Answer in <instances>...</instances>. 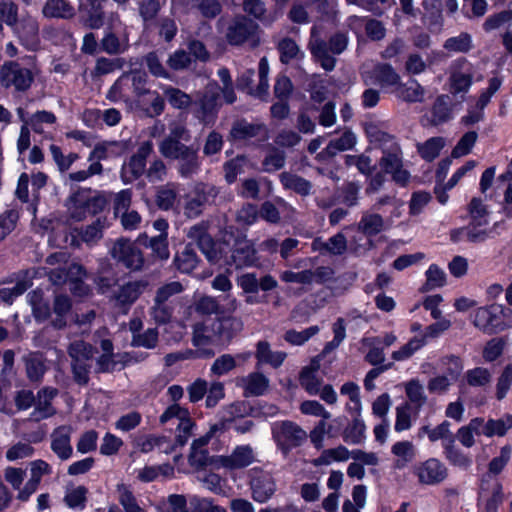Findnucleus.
<instances>
[{
  "instance_id": "60",
  "label": "nucleus",
  "mask_w": 512,
  "mask_h": 512,
  "mask_svg": "<svg viewBox=\"0 0 512 512\" xmlns=\"http://www.w3.org/2000/svg\"><path fill=\"white\" fill-rule=\"evenodd\" d=\"M172 314L173 307L169 303L158 302L154 299V304L150 308V315L157 324H167L170 322Z\"/></svg>"
},
{
  "instance_id": "27",
  "label": "nucleus",
  "mask_w": 512,
  "mask_h": 512,
  "mask_svg": "<svg viewBox=\"0 0 512 512\" xmlns=\"http://www.w3.org/2000/svg\"><path fill=\"white\" fill-rule=\"evenodd\" d=\"M72 309L71 298L63 293L56 294L53 301V312L55 318L51 321L53 328L61 330L67 326L66 316Z\"/></svg>"
},
{
  "instance_id": "18",
  "label": "nucleus",
  "mask_w": 512,
  "mask_h": 512,
  "mask_svg": "<svg viewBox=\"0 0 512 512\" xmlns=\"http://www.w3.org/2000/svg\"><path fill=\"white\" fill-rule=\"evenodd\" d=\"M254 460L255 456L252 447L249 445H240L233 450L231 455L218 456L214 461L221 465V468L239 470L248 467Z\"/></svg>"
},
{
  "instance_id": "9",
  "label": "nucleus",
  "mask_w": 512,
  "mask_h": 512,
  "mask_svg": "<svg viewBox=\"0 0 512 512\" xmlns=\"http://www.w3.org/2000/svg\"><path fill=\"white\" fill-rule=\"evenodd\" d=\"M199 147L192 145H182L175 148L159 151L160 154L171 160L178 161V172L184 178H189L197 173L200 167Z\"/></svg>"
},
{
  "instance_id": "51",
  "label": "nucleus",
  "mask_w": 512,
  "mask_h": 512,
  "mask_svg": "<svg viewBox=\"0 0 512 512\" xmlns=\"http://www.w3.org/2000/svg\"><path fill=\"white\" fill-rule=\"evenodd\" d=\"M67 353L71 359H93L97 348L83 340H75L69 344Z\"/></svg>"
},
{
  "instance_id": "62",
  "label": "nucleus",
  "mask_w": 512,
  "mask_h": 512,
  "mask_svg": "<svg viewBox=\"0 0 512 512\" xmlns=\"http://www.w3.org/2000/svg\"><path fill=\"white\" fill-rule=\"evenodd\" d=\"M365 424L362 420L355 418L351 425L345 428L343 438L346 442L359 444L364 439Z\"/></svg>"
},
{
  "instance_id": "48",
  "label": "nucleus",
  "mask_w": 512,
  "mask_h": 512,
  "mask_svg": "<svg viewBox=\"0 0 512 512\" xmlns=\"http://www.w3.org/2000/svg\"><path fill=\"white\" fill-rule=\"evenodd\" d=\"M269 386V379L259 372L248 375L245 386V394L252 396H261L265 393Z\"/></svg>"
},
{
  "instance_id": "57",
  "label": "nucleus",
  "mask_w": 512,
  "mask_h": 512,
  "mask_svg": "<svg viewBox=\"0 0 512 512\" xmlns=\"http://www.w3.org/2000/svg\"><path fill=\"white\" fill-rule=\"evenodd\" d=\"M277 49L280 53V61L283 64H288L291 60L296 59L300 53L299 46L290 37L280 40Z\"/></svg>"
},
{
  "instance_id": "16",
  "label": "nucleus",
  "mask_w": 512,
  "mask_h": 512,
  "mask_svg": "<svg viewBox=\"0 0 512 512\" xmlns=\"http://www.w3.org/2000/svg\"><path fill=\"white\" fill-rule=\"evenodd\" d=\"M122 24H112L104 27L103 35L100 39L101 53L110 56L124 54L130 47L129 38L126 33H118L116 29Z\"/></svg>"
},
{
  "instance_id": "63",
  "label": "nucleus",
  "mask_w": 512,
  "mask_h": 512,
  "mask_svg": "<svg viewBox=\"0 0 512 512\" xmlns=\"http://www.w3.org/2000/svg\"><path fill=\"white\" fill-rule=\"evenodd\" d=\"M138 7L144 24L154 20L161 9L159 0H141L138 2Z\"/></svg>"
},
{
  "instance_id": "32",
  "label": "nucleus",
  "mask_w": 512,
  "mask_h": 512,
  "mask_svg": "<svg viewBox=\"0 0 512 512\" xmlns=\"http://www.w3.org/2000/svg\"><path fill=\"white\" fill-rule=\"evenodd\" d=\"M279 178L285 189L292 190L301 196H308L311 192L312 183L297 174L282 172Z\"/></svg>"
},
{
  "instance_id": "40",
  "label": "nucleus",
  "mask_w": 512,
  "mask_h": 512,
  "mask_svg": "<svg viewBox=\"0 0 512 512\" xmlns=\"http://www.w3.org/2000/svg\"><path fill=\"white\" fill-rule=\"evenodd\" d=\"M374 77L382 87L398 86L400 75L387 63H381L374 68Z\"/></svg>"
},
{
  "instance_id": "44",
  "label": "nucleus",
  "mask_w": 512,
  "mask_h": 512,
  "mask_svg": "<svg viewBox=\"0 0 512 512\" xmlns=\"http://www.w3.org/2000/svg\"><path fill=\"white\" fill-rule=\"evenodd\" d=\"M443 449L446 459L454 466L467 468L471 464V459L455 446V437H450L443 442Z\"/></svg>"
},
{
  "instance_id": "30",
  "label": "nucleus",
  "mask_w": 512,
  "mask_h": 512,
  "mask_svg": "<svg viewBox=\"0 0 512 512\" xmlns=\"http://www.w3.org/2000/svg\"><path fill=\"white\" fill-rule=\"evenodd\" d=\"M287 354L282 351H272L267 341H259L256 344L255 357L259 363L269 364L274 368L282 365Z\"/></svg>"
},
{
  "instance_id": "45",
  "label": "nucleus",
  "mask_w": 512,
  "mask_h": 512,
  "mask_svg": "<svg viewBox=\"0 0 512 512\" xmlns=\"http://www.w3.org/2000/svg\"><path fill=\"white\" fill-rule=\"evenodd\" d=\"M249 163L245 155H237L233 159L227 161L223 165L224 178L228 184H233L237 180V176L245 172V167Z\"/></svg>"
},
{
  "instance_id": "15",
  "label": "nucleus",
  "mask_w": 512,
  "mask_h": 512,
  "mask_svg": "<svg viewBox=\"0 0 512 512\" xmlns=\"http://www.w3.org/2000/svg\"><path fill=\"white\" fill-rule=\"evenodd\" d=\"M238 285L241 287L244 293L250 294L246 297V303L254 304L258 303L259 300L255 294L259 290L270 291L277 287L278 283L271 275L267 274L258 279L255 273H245L238 277Z\"/></svg>"
},
{
  "instance_id": "37",
  "label": "nucleus",
  "mask_w": 512,
  "mask_h": 512,
  "mask_svg": "<svg viewBox=\"0 0 512 512\" xmlns=\"http://www.w3.org/2000/svg\"><path fill=\"white\" fill-rule=\"evenodd\" d=\"M167 512H198L201 508L200 497L190 498L189 503L184 495L172 494L168 496Z\"/></svg>"
},
{
  "instance_id": "22",
  "label": "nucleus",
  "mask_w": 512,
  "mask_h": 512,
  "mask_svg": "<svg viewBox=\"0 0 512 512\" xmlns=\"http://www.w3.org/2000/svg\"><path fill=\"white\" fill-rule=\"evenodd\" d=\"M70 434V426H60L51 434V449L61 460H67L72 456L73 449L70 444Z\"/></svg>"
},
{
  "instance_id": "7",
  "label": "nucleus",
  "mask_w": 512,
  "mask_h": 512,
  "mask_svg": "<svg viewBox=\"0 0 512 512\" xmlns=\"http://www.w3.org/2000/svg\"><path fill=\"white\" fill-rule=\"evenodd\" d=\"M138 238L132 241L128 238H118L112 243L109 255L117 266L123 267L131 272H140L144 269L145 258L140 249Z\"/></svg>"
},
{
  "instance_id": "64",
  "label": "nucleus",
  "mask_w": 512,
  "mask_h": 512,
  "mask_svg": "<svg viewBox=\"0 0 512 512\" xmlns=\"http://www.w3.org/2000/svg\"><path fill=\"white\" fill-rule=\"evenodd\" d=\"M450 81L451 93L456 96L459 93H466L469 90L472 84V76L462 72H454L450 76Z\"/></svg>"
},
{
  "instance_id": "14",
  "label": "nucleus",
  "mask_w": 512,
  "mask_h": 512,
  "mask_svg": "<svg viewBox=\"0 0 512 512\" xmlns=\"http://www.w3.org/2000/svg\"><path fill=\"white\" fill-rule=\"evenodd\" d=\"M257 137H260V140H264L267 137L266 125L248 122L246 119L241 118L232 122L227 140L233 144H238Z\"/></svg>"
},
{
  "instance_id": "41",
  "label": "nucleus",
  "mask_w": 512,
  "mask_h": 512,
  "mask_svg": "<svg viewBox=\"0 0 512 512\" xmlns=\"http://www.w3.org/2000/svg\"><path fill=\"white\" fill-rule=\"evenodd\" d=\"M468 212L471 218L470 226L481 227L488 224L489 211L482 199L472 198L468 204Z\"/></svg>"
},
{
  "instance_id": "20",
  "label": "nucleus",
  "mask_w": 512,
  "mask_h": 512,
  "mask_svg": "<svg viewBox=\"0 0 512 512\" xmlns=\"http://www.w3.org/2000/svg\"><path fill=\"white\" fill-rule=\"evenodd\" d=\"M456 104L450 95H439L431 108V117H423L431 126H439L449 122L453 118V108Z\"/></svg>"
},
{
  "instance_id": "42",
  "label": "nucleus",
  "mask_w": 512,
  "mask_h": 512,
  "mask_svg": "<svg viewBox=\"0 0 512 512\" xmlns=\"http://www.w3.org/2000/svg\"><path fill=\"white\" fill-rule=\"evenodd\" d=\"M490 490L491 496L487 499L485 510L486 512H496L497 507L503 502L502 486L494 481L493 483L482 482L479 496L485 497V492Z\"/></svg>"
},
{
  "instance_id": "36",
  "label": "nucleus",
  "mask_w": 512,
  "mask_h": 512,
  "mask_svg": "<svg viewBox=\"0 0 512 512\" xmlns=\"http://www.w3.org/2000/svg\"><path fill=\"white\" fill-rule=\"evenodd\" d=\"M383 174H393L398 168L403 166L402 152L397 144H394L391 149L383 150V156L379 160Z\"/></svg>"
},
{
  "instance_id": "61",
  "label": "nucleus",
  "mask_w": 512,
  "mask_h": 512,
  "mask_svg": "<svg viewBox=\"0 0 512 512\" xmlns=\"http://www.w3.org/2000/svg\"><path fill=\"white\" fill-rule=\"evenodd\" d=\"M106 225V217H98L91 224L88 225L81 233L82 240L86 243L96 242L102 238L103 229Z\"/></svg>"
},
{
  "instance_id": "39",
  "label": "nucleus",
  "mask_w": 512,
  "mask_h": 512,
  "mask_svg": "<svg viewBox=\"0 0 512 512\" xmlns=\"http://www.w3.org/2000/svg\"><path fill=\"white\" fill-rule=\"evenodd\" d=\"M87 494L88 489L83 485H79L77 487L67 486L63 501L66 504V506L71 509L82 510L86 507V503L88 500Z\"/></svg>"
},
{
  "instance_id": "8",
  "label": "nucleus",
  "mask_w": 512,
  "mask_h": 512,
  "mask_svg": "<svg viewBox=\"0 0 512 512\" xmlns=\"http://www.w3.org/2000/svg\"><path fill=\"white\" fill-rule=\"evenodd\" d=\"M271 432L273 440L284 456L307 440L306 431L289 420L274 423Z\"/></svg>"
},
{
  "instance_id": "11",
  "label": "nucleus",
  "mask_w": 512,
  "mask_h": 512,
  "mask_svg": "<svg viewBox=\"0 0 512 512\" xmlns=\"http://www.w3.org/2000/svg\"><path fill=\"white\" fill-rule=\"evenodd\" d=\"M33 80L31 70L16 61L5 62L0 69V82L5 88L13 86L16 91L24 92L31 87Z\"/></svg>"
},
{
  "instance_id": "29",
  "label": "nucleus",
  "mask_w": 512,
  "mask_h": 512,
  "mask_svg": "<svg viewBox=\"0 0 512 512\" xmlns=\"http://www.w3.org/2000/svg\"><path fill=\"white\" fill-rule=\"evenodd\" d=\"M138 243L150 248L153 256L160 260H167L169 258L167 233H160L153 237H148L146 234L140 235Z\"/></svg>"
},
{
  "instance_id": "25",
  "label": "nucleus",
  "mask_w": 512,
  "mask_h": 512,
  "mask_svg": "<svg viewBox=\"0 0 512 512\" xmlns=\"http://www.w3.org/2000/svg\"><path fill=\"white\" fill-rule=\"evenodd\" d=\"M42 14L46 18L70 20L75 17L76 9L67 0H46Z\"/></svg>"
},
{
  "instance_id": "56",
  "label": "nucleus",
  "mask_w": 512,
  "mask_h": 512,
  "mask_svg": "<svg viewBox=\"0 0 512 512\" xmlns=\"http://www.w3.org/2000/svg\"><path fill=\"white\" fill-rule=\"evenodd\" d=\"M478 138V134L475 131L466 132L457 142L456 146L451 152V157L460 158L468 155L474 147Z\"/></svg>"
},
{
  "instance_id": "31",
  "label": "nucleus",
  "mask_w": 512,
  "mask_h": 512,
  "mask_svg": "<svg viewBox=\"0 0 512 512\" xmlns=\"http://www.w3.org/2000/svg\"><path fill=\"white\" fill-rule=\"evenodd\" d=\"M22 360L25 363L28 379L32 382L40 381L47 369L43 355L39 352L29 353Z\"/></svg>"
},
{
  "instance_id": "3",
  "label": "nucleus",
  "mask_w": 512,
  "mask_h": 512,
  "mask_svg": "<svg viewBox=\"0 0 512 512\" xmlns=\"http://www.w3.org/2000/svg\"><path fill=\"white\" fill-rule=\"evenodd\" d=\"M222 243L225 244L226 251L231 252L229 258L225 257L226 264L240 269L256 263V249L253 243L237 228L227 226L222 232Z\"/></svg>"
},
{
  "instance_id": "49",
  "label": "nucleus",
  "mask_w": 512,
  "mask_h": 512,
  "mask_svg": "<svg viewBox=\"0 0 512 512\" xmlns=\"http://www.w3.org/2000/svg\"><path fill=\"white\" fill-rule=\"evenodd\" d=\"M444 145V138L432 137L428 139L425 143L419 144L417 146L418 153L424 160L433 161L436 157L439 156L440 151L442 150Z\"/></svg>"
},
{
  "instance_id": "24",
  "label": "nucleus",
  "mask_w": 512,
  "mask_h": 512,
  "mask_svg": "<svg viewBox=\"0 0 512 512\" xmlns=\"http://www.w3.org/2000/svg\"><path fill=\"white\" fill-rule=\"evenodd\" d=\"M355 144V134L350 130H346L341 137L331 140L327 147L317 154L316 159L327 160L333 158L337 152L352 149Z\"/></svg>"
},
{
  "instance_id": "17",
  "label": "nucleus",
  "mask_w": 512,
  "mask_h": 512,
  "mask_svg": "<svg viewBox=\"0 0 512 512\" xmlns=\"http://www.w3.org/2000/svg\"><path fill=\"white\" fill-rule=\"evenodd\" d=\"M415 474L421 484L437 485L447 478L448 469L438 459L430 458L415 467Z\"/></svg>"
},
{
  "instance_id": "35",
  "label": "nucleus",
  "mask_w": 512,
  "mask_h": 512,
  "mask_svg": "<svg viewBox=\"0 0 512 512\" xmlns=\"http://www.w3.org/2000/svg\"><path fill=\"white\" fill-rule=\"evenodd\" d=\"M198 261L199 259L193 244L188 243L182 252L175 255L173 263L180 272L190 273L196 268Z\"/></svg>"
},
{
  "instance_id": "43",
  "label": "nucleus",
  "mask_w": 512,
  "mask_h": 512,
  "mask_svg": "<svg viewBox=\"0 0 512 512\" xmlns=\"http://www.w3.org/2000/svg\"><path fill=\"white\" fill-rule=\"evenodd\" d=\"M163 93L165 96L164 100L166 99L175 109L185 110L193 106L192 97L179 88L169 86L164 89Z\"/></svg>"
},
{
  "instance_id": "21",
  "label": "nucleus",
  "mask_w": 512,
  "mask_h": 512,
  "mask_svg": "<svg viewBox=\"0 0 512 512\" xmlns=\"http://www.w3.org/2000/svg\"><path fill=\"white\" fill-rule=\"evenodd\" d=\"M147 286L148 281L146 280L129 281L113 293V299L116 301L117 306L130 307L145 291Z\"/></svg>"
},
{
  "instance_id": "28",
  "label": "nucleus",
  "mask_w": 512,
  "mask_h": 512,
  "mask_svg": "<svg viewBox=\"0 0 512 512\" xmlns=\"http://www.w3.org/2000/svg\"><path fill=\"white\" fill-rule=\"evenodd\" d=\"M357 230L368 238L374 237L385 230V221L378 213L363 212L357 224Z\"/></svg>"
},
{
  "instance_id": "54",
  "label": "nucleus",
  "mask_w": 512,
  "mask_h": 512,
  "mask_svg": "<svg viewBox=\"0 0 512 512\" xmlns=\"http://www.w3.org/2000/svg\"><path fill=\"white\" fill-rule=\"evenodd\" d=\"M159 333L157 328H148L147 330L132 336L131 345L133 347H143L153 349L158 344Z\"/></svg>"
},
{
  "instance_id": "6",
  "label": "nucleus",
  "mask_w": 512,
  "mask_h": 512,
  "mask_svg": "<svg viewBox=\"0 0 512 512\" xmlns=\"http://www.w3.org/2000/svg\"><path fill=\"white\" fill-rule=\"evenodd\" d=\"M221 103V87L216 81L209 82L193 100V116L204 126L214 125Z\"/></svg>"
},
{
  "instance_id": "52",
  "label": "nucleus",
  "mask_w": 512,
  "mask_h": 512,
  "mask_svg": "<svg viewBox=\"0 0 512 512\" xmlns=\"http://www.w3.org/2000/svg\"><path fill=\"white\" fill-rule=\"evenodd\" d=\"M285 161V152L276 147H272L262 161L263 170L268 173L280 170L285 166Z\"/></svg>"
},
{
  "instance_id": "10",
  "label": "nucleus",
  "mask_w": 512,
  "mask_h": 512,
  "mask_svg": "<svg viewBox=\"0 0 512 512\" xmlns=\"http://www.w3.org/2000/svg\"><path fill=\"white\" fill-rule=\"evenodd\" d=\"M506 312H511L499 304H492L486 307H480L475 312L473 324L488 335L504 330L505 325L502 317Z\"/></svg>"
},
{
  "instance_id": "13",
  "label": "nucleus",
  "mask_w": 512,
  "mask_h": 512,
  "mask_svg": "<svg viewBox=\"0 0 512 512\" xmlns=\"http://www.w3.org/2000/svg\"><path fill=\"white\" fill-rule=\"evenodd\" d=\"M153 151L150 141L143 142L127 162L122 165L121 179L125 184H130L146 174V160Z\"/></svg>"
},
{
  "instance_id": "4",
  "label": "nucleus",
  "mask_w": 512,
  "mask_h": 512,
  "mask_svg": "<svg viewBox=\"0 0 512 512\" xmlns=\"http://www.w3.org/2000/svg\"><path fill=\"white\" fill-rule=\"evenodd\" d=\"M348 45V38L342 32L330 36L328 42L316 36V29L311 31V38L308 47L314 59L325 71H332L336 65V58L331 54L339 55L344 52Z\"/></svg>"
},
{
  "instance_id": "46",
  "label": "nucleus",
  "mask_w": 512,
  "mask_h": 512,
  "mask_svg": "<svg viewBox=\"0 0 512 512\" xmlns=\"http://www.w3.org/2000/svg\"><path fill=\"white\" fill-rule=\"evenodd\" d=\"M12 28L23 43L34 41L39 32L38 23L31 18L18 20Z\"/></svg>"
},
{
  "instance_id": "34",
  "label": "nucleus",
  "mask_w": 512,
  "mask_h": 512,
  "mask_svg": "<svg viewBox=\"0 0 512 512\" xmlns=\"http://www.w3.org/2000/svg\"><path fill=\"white\" fill-rule=\"evenodd\" d=\"M394 92L399 99L415 103L423 101L425 90L416 80H411L405 84L400 82Z\"/></svg>"
},
{
  "instance_id": "5",
  "label": "nucleus",
  "mask_w": 512,
  "mask_h": 512,
  "mask_svg": "<svg viewBox=\"0 0 512 512\" xmlns=\"http://www.w3.org/2000/svg\"><path fill=\"white\" fill-rule=\"evenodd\" d=\"M108 0H86L78 6L79 23L86 29L99 30L107 25L122 24L117 11H107Z\"/></svg>"
},
{
  "instance_id": "59",
  "label": "nucleus",
  "mask_w": 512,
  "mask_h": 512,
  "mask_svg": "<svg viewBox=\"0 0 512 512\" xmlns=\"http://www.w3.org/2000/svg\"><path fill=\"white\" fill-rule=\"evenodd\" d=\"M218 456H210L207 449H195L191 450L189 454V462L192 466L197 468H204L206 466H213L214 468H221L216 461Z\"/></svg>"
},
{
  "instance_id": "26",
  "label": "nucleus",
  "mask_w": 512,
  "mask_h": 512,
  "mask_svg": "<svg viewBox=\"0 0 512 512\" xmlns=\"http://www.w3.org/2000/svg\"><path fill=\"white\" fill-rule=\"evenodd\" d=\"M91 190H78L70 196V201L74 205H84V208L91 215H96L103 211L107 205V201L104 196L96 194L91 197H86L85 193H90Z\"/></svg>"
},
{
  "instance_id": "53",
  "label": "nucleus",
  "mask_w": 512,
  "mask_h": 512,
  "mask_svg": "<svg viewBox=\"0 0 512 512\" xmlns=\"http://www.w3.org/2000/svg\"><path fill=\"white\" fill-rule=\"evenodd\" d=\"M195 426L194 421L192 419H186L184 422H179L177 426L178 434L175 438L174 444H169L165 447L164 452L170 453L172 452L177 446L183 447L187 444V441L189 437L192 434V429Z\"/></svg>"
},
{
  "instance_id": "23",
  "label": "nucleus",
  "mask_w": 512,
  "mask_h": 512,
  "mask_svg": "<svg viewBox=\"0 0 512 512\" xmlns=\"http://www.w3.org/2000/svg\"><path fill=\"white\" fill-rule=\"evenodd\" d=\"M191 140V133L188 128L179 122L169 124V133L159 143V151L186 145Z\"/></svg>"
},
{
  "instance_id": "19",
  "label": "nucleus",
  "mask_w": 512,
  "mask_h": 512,
  "mask_svg": "<svg viewBox=\"0 0 512 512\" xmlns=\"http://www.w3.org/2000/svg\"><path fill=\"white\" fill-rule=\"evenodd\" d=\"M252 498L259 503L267 502L276 491L273 477L261 471H252L250 479Z\"/></svg>"
},
{
  "instance_id": "33",
  "label": "nucleus",
  "mask_w": 512,
  "mask_h": 512,
  "mask_svg": "<svg viewBox=\"0 0 512 512\" xmlns=\"http://www.w3.org/2000/svg\"><path fill=\"white\" fill-rule=\"evenodd\" d=\"M204 254L206 259L212 263H218L222 258L227 257L226 246L222 243V238L218 241L214 240L212 236L208 237L197 246Z\"/></svg>"
},
{
  "instance_id": "50",
  "label": "nucleus",
  "mask_w": 512,
  "mask_h": 512,
  "mask_svg": "<svg viewBox=\"0 0 512 512\" xmlns=\"http://www.w3.org/2000/svg\"><path fill=\"white\" fill-rule=\"evenodd\" d=\"M512 428V415L505 414L502 418L494 420L489 419L485 424L484 435L492 437L494 435L504 436Z\"/></svg>"
},
{
  "instance_id": "58",
  "label": "nucleus",
  "mask_w": 512,
  "mask_h": 512,
  "mask_svg": "<svg viewBox=\"0 0 512 512\" xmlns=\"http://www.w3.org/2000/svg\"><path fill=\"white\" fill-rule=\"evenodd\" d=\"M195 311L201 315H220L224 313L223 308L216 298L211 296H202L195 302Z\"/></svg>"
},
{
  "instance_id": "47",
  "label": "nucleus",
  "mask_w": 512,
  "mask_h": 512,
  "mask_svg": "<svg viewBox=\"0 0 512 512\" xmlns=\"http://www.w3.org/2000/svg\"><path fill=\"white\" fill-rule=\"evenodd\" d=\"M423 18L428 21L430 27H439L442 23V2L441 0H423Z\"/></svg>"
},
{
  "instance_id": "1",
  "label": "nucleus",
  "mask_w": 512,
  "mask_h": 512,
  "mask_svg": "<svg viewBox=\"0 0 512 512\" xmlns=\"http://www.w3.org/2000/svg\"><path fill=\"white\" fill-rule=\"evenodd\" d=\"M243 330V321L239 317L227 315L197 323L193 327L194 346L208 344L228 346Z\"/></svg>"
},
{
  "instance_id": "2",
  "label": "nucleus",
  "mask_w": 512,
  "mask_h": 512,
  "mask_svg": "<svg viewBox=\"0 0 512 512\" xmlns=\"http://www.w3.org/2000/svg\"><path fill=\"white\" fill-rule=\"evenodd\" d=\"M123 80L125 91L132 89L135 95V105L140 108L146 116L157 117L165 110V101L157 91H152L147 87L148 75L142 70H131L120 76Z\"/></svg>"
},
{
  "instance_id": "55",
  "label": "nucleus",
  "mask_w": 512,
  "mask_h": 512,
  "mask_svg": "<svg viewBox=\"0 0 512 512\" xmlns=\"http://www.w3.org/2000/svg\"><path fill=\"white\" fill-rule=\"evenodd\" d=\"M444 48L450 52L467 53L472 49L471 36L463 32L456 37L448 38L444 43Z\"/></svg>"
},
{
  "instance_id": "38",
  "label": "nucleus",
  "mask_w": 512,
  "mask_h": 512,
  "mask_svg": "<svg viewBox=\"0 0 512 512\" xmlns=\"http://www.w3.org/2000/svg\"><path fill=\"white\" fill-rule=\"evenodd\" d=\"M177 199V191L175 185L167 183L158 186L155 194V204L161 210L172 209Z\"/></svg>"
},
{
  "instance_id": "12",
  "label": "nucleus",
  "mask_w": 512,
  "mask_h": 512,
  "mask_svg": "<svg viewBox=\"0 0 512 512\" xmlns=\"http://www.w3.org/2000/svg\"><path fill=\"white\" fill-rule=\"evenodd\" d=\"M259 25L245 15H236L228 24L225 38L232 46H241L254 40Z\"/></svg>"
}]
</instances>
